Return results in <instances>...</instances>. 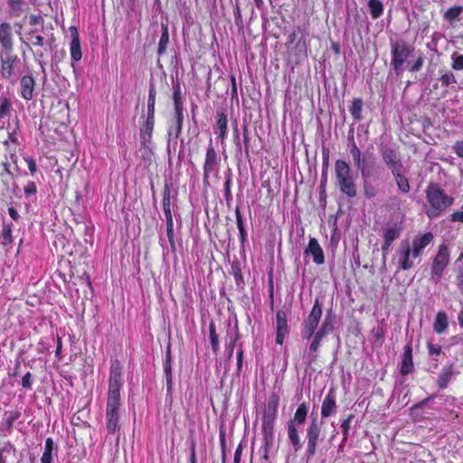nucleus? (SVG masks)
Here are the masks:
<instances>
[{
	"label": "nucleus",
	"mask_w": 463,
	"mask_h": 463,
	"mask_svg": "<svg viewBox=\"0 0 463 463\" xmlns=\"http://www.w3.org/2000/svg\"><path fill=\"white\" fill-rule=\"evenodd\" d=\"M336 394L334 388H330L321 405V419L334 416L336 413Z\"/></svg>",
	"instance_id": "13"
},
{
	"label": "nucleus",
	"mask_w": 463,
	"mask_h": 463,
	"mask_svg": "<svg viewBox=\"0 0 463 463\" xmlns=\"http://www.w3.org/2000/svg\"><path fill=\"white\" fill-rule=\"evenodd\" d=\"M413 361H412V344L410 341L404 346V352L402 357L401 373L407 375L413 371Z\"/></svg>",
	"instance_id": "20"
},
{
	"label": "nucleus",
	"mask_w": 463,
	"mask_h": 463,
	"mask_svg": "<svg viewBox=\"0 0 463 463\" xmlns=\"http://www.w3.org/2000/svg\"><path fill=\"white\" fill-rule=\"evenodd\" d=\"M322 424L323 422L319 421L317 415L312 413L306 430L307 449L305 455L307 459L316 455L318 442L322 440Z\"/></svg>",
	"instance_id": "6"
},
{
	"label": "nucleus",
	"mask_w": 463,
	"mask_h": 463,
	"mask_svg": "<svg viewBox=\"0 0 463 463\" xmlns=\"http://www.w3.org/2000/svg\"><path fill=\"white\" fill-rule=\"evenodd\" d=\"M322 316V306L318 298L315 299L314 306L302 324L301 336L303 339L310 340L317 333V328Z\"/></svg>",
	"instance_id": "10"
},
{
	"label": "nucleus",
	"mask_w": 463,
	"mask_h": 463,
	"mask_svg": "<svg viewBox=\"0 0 463 463\" xmlns=\"http://www.w3.org/2000/svg\"><path fill=\"white\" fill-rule=\"evenodd\" d=\"M368 7L373 18H379L383 13V5L380 0H369Z\"/></svg>",
	"instance_id": "37"
},
{
	"label": "nucleus",
	"mask_w": 463,
	"mask_h": 463,
	"mask_svg": "<svg viewBox=\"0 0 463 463\" xmlns=\"http://www.w3.org/2000/svg\"><path fill=\"white\" fill-rule=\"evenodd\" d=\"M379 152L384 165L392 174H395V172L404 167L401 156L396 149L382 144L379 147Z\"/></svg>",
	"instance_id": "11"
},
{
	"label": "nucleus",
	"mask_w": 463,
	"mask_h": 463,
	"mask_svg": "<svg viewBox=\"0 0 463 463\" xmlns=\"http://www.w3.org/2000/svg\"><path fill=\"white\" fill-rule=\"evenodd\" d=\"M29 24L31 26L43 25V18L41 14H31L29 17Z\"/></svg>",
	"instance_id": "58"
},
{
	"label": "nucleus",
	"mask_w": 463,
	"mask_h": 463,
	"mask_svg": "<svg viewBox=\"0 0 463 463\" xmlns=\"http://www.w3.org/2000/svg\"><path fill=\"white\" fill-rule=\"evenodd\" d=\"M219 171V157L217 152L212 145V142L207 147L205 160L203 165V184H209V177L212 173H218Z\"/></svg>",
	"instance_id": "12"
},
{
	"label": "nucleus",
	"mask_w": 463,
	"mask_h": 463,
	"mask_svg": "<svg viewBox=\"0 0 463 463\" xmlns=\"http://www.w3.org/2000/svg\"><path fill=\"white\" fill-rule=\"evenodd\" d=\"M155 118L146 117V119L140 127V139L143 146L150 143L154 129Z\"/></svg>",
	"instance_id": "25"
},
{
	"label": "nucleus",
	"mask_w": 463,
	"mask_h": 463,
	"mask_svg": "<svg viewBox=\"0 0 463 463\" xmlns=\"http://www.w3.org/2000/svg\"><path fill=\"white\" fill-rule=\"evenodd\" d=\"M24 63L13 52H0V75L5 80L15 83L21 78Z\"/></svg>",
	"instance_id": "5"
},
{
	"label": "nucleus",
	"mask_w": 463,
	"mask_h": 463,
	"mask_svg": "<svg viewBox=\"0 0 463 463\" xmlns=\"http://www.w3.org/2000/svg\"><path fill=\"white\" fill-rule=\"evenodd\" d=\"M353 164L355 169L360 172L363 180H369L377 174V159L372 152H364Z\"/></svg>",
	"instance_id": "9"
},
{
	"label": "nucleus",
	"mask_w": 463,
	"mask_h": 463,
	"mask_svg": "<svg viewBox=\"0 0 463 463\" xmlns=\"http://www.w3.org/2000/svg\"><path fill=\"white\" fill-rule=\"evenodd\" d=\"M450 222H459L463 223V211L462 212H460V211L454 212L450 215Z\"/></svg>",
	"instance_id": "64"
},
{
	"label": "nucleus",
	"mask_w": 463,
	"mask_h": 463,
	"mask_svg": "<svg viewBox=\"0 0 463 463\" xmlns=\"http://www.w3.org/2000/svg\"><path fill=\"white\" fill-rule=\"evenodd\" d=\"M11 17H19L24 12V0H6Z\"/></svg>",
	"instance_id": "32"
},
{
	"label": "nucleus",
	"mask_w": 463,
	"mask_h": 463,
	"mask_svg": "<svg viewBox=\"0 0 463 463\" xmlns=\"http://www.w3.org/2000/svg\"><path fill=\"white\" fill-rule=\"evenodd\" d=\"M156 94L155 86L150 84L147 99V117L155 118Z\"/></svg>",
	"instance_id": "38"
},
{
	"label": "nucleus",
	"mask_w": 463,
	"mask_h": 463,
	"mask_svg": "<svg viewBox=\"0 0 463 463\" xmlns=\"http://www.w3.org/2000/svg\"><path fill=\"white\" fill-rule=\"evenodd\" d=\"M434 331L442 334L448 328V317L444 312H439L434 322Z\"/></svg>",
	"instance_id": "36"
},
{
	"label": "nucleus",
	"mask_w": 463,
	"mask_h": 463,
	"mask_svg": "<svg viewBox=\"0 0 463 463\" xmlns=\"http://www.w3.org/2000/svg\"><path fill=\"white\" fill-rule=\"evenodd\" d=\"M38 29H31L26 33L27 47L33 52L34 60L39 63L43 71H44L45 62L43 61L44 58V52L52 51L55 38L53 34L45 39L43 35L38 33Z\"/></svg>",
	"instance_id": "4"
},
{
	"label": "nucleus",
	"mask_w": 463,
	"mask_h": 463,
	"mask_svg": "<svg viewBox=\"0 0 463 463\" xmlns=\"http://www.w3.org/2000/svg\"><path fill=\"white\" fill-rule=\"evenodd\" d=\"M235 217H236V224H237V227H238V230H239V234H240V241H241V247L243 248L244 244H245V241L247 240V232H246L245 227H244L242 216L241 214V211H240L239 206H237L235 208Z\"/></svg>",
	"instance_id": "35"
},
{
	"label": "nucleus",
	"mask_w": 463,
	"mask_h": 463,
	"mask_svg": "<svg viewBox=\"0 0 463 463\" xmlns=\"http://www.w3.org/2000/svg\"><path fill=\"white\" fill-rule=\"evenodd\" d=\"M364 102L362 99H354L352 106L350 108V113L355 120L362 119V109H363Z\"/></svg>",
	"instance_id": "42"
},
{
	"label": "nucleus",
	"mask_w": 463,
	"mask_h": 463,
	"mask_svg": "<svg viewBox=\"0 0 463 463\" xmlns=\"http://www.w3.org/2000/svg\"><path fill=\"white\" fill-rule=\"evenodd\" d=\"M440 80L443 86H449L451 83L456 82L455 76L452 72H447L440 77Z\"/></svg>",
	"instance_id": "56"
},
{
	"label": "nucleus",
	"mask_w": 463,
	"mask_h": 463,
	"mask_svg": "<svg viewBox=\"0 0 463 463\" xmlns=\"http://www.w3.org/2000/svg\"><path fill=\"white\" fill-rule=\"evenodd\" d=\"M305 254H310L313 258V261L316 264H323L325 261L324 252L320 247L318 241L315 238H311L308 242V246L305 250Z\"/></svg>",
	"instance_id": "19"
},
{
	"label": "nucleus",
	"mask_w": 463,
	"mask_h": 463,
	"mask_svg": "<svg viewBox=\"0 0 463 463\" xmlns=\"http://www.w3.org/2000/svg\"><path fill=\"white\" fill-rule=\"evenodd\" d=\"M54 449L53 440L47 438L45 440L44 451L41 458V463H52V453Z\"/></svg>",
	"instance_id": "41"
},
{
	"label": "nucleus",
	"mask_w": 463,
	"mask_h": 463,
	"mask_svg": "<svg viewBox=\"0 0 463 463\" xmlns=\"http://www.w3.org/2000/svg\"><path fill=\"white\" fill-rule=\"evenodd\" d=\"M401 231V226L398 223H387V225L383 229V240L392 243L393 241L400 237Z\"/></svg>",
	"instance_id": "27"
},
{
	"label": "nucleus",
	"mask_w": 463,
	"mask_h": 463,
	"mask_svg": "<svg viewBox=\"0 0 463 463\" xmlns=\"http://www.w3.org/2000/svg\"><path fill=\"white\" fill-rule=\"evenodd\" d=\"M335 184L340 193L349 199L357 195V185L352 175L350 165L345 160L337 159L335 163Z\"/></svg>",
	"instance_id": "3"
},
{
	"label": "nucleus",
	"mask_w": 463,
	"mask_h": 463,
	"mask_svg": "<svg viewBox=\"0 0 463 463\" xmlns=\"http://www.w3.org/2000/svg\"><path fill=\"white\" fill-rule=\"evenodd\" d=\"M333 329V319L331 317L330 312H328L322 323L321 327L317 332L326 336L329 332H332Z\"/></svg>",
	"instance_id": "44"
},
{
	"label": "nucleus",
	"mask_w": 463,
	"mask_h": 463,
	"mask_svg": "<svg viewBox=\"0 0 463 463\" xmlns=\"http://www.w3.org/2000/svg\"><path fill=\"white\" fill-rule=\"evenodd\" d=\"M449 262V251L446 244L439 246L438 252L434 257L433 262L430 268V280L434 284H438L442 277L443 271L447 268Z\"/></svg>",
	"instance_id": "8"
},
{
	"label": "nucleus",
	"mask_w": 463,
	"mask_h": 463,
	"mask_svg": "<svg viewBox=\"0 0 463 463\" xmlns=\"http://www.w3.org/2000/svg\"><path fill=\"white\" fill-rule=\"evenodd\" d=\"M329 149L326 147H323L322 149V158H323V168L325 171H327L329 165Z\"/></svg>",
	"instance_id": "61"
},
{
	"label": "nucleus",
	"mask_w": 463,
	"mask_h": 463,
	"mask_svg": "<svg viewBox=\"0 0 463 463\" xmlns=\"http://www.w3.org/2000/svg\"><path fill=\"white\" fill-rule=\"evenodd\" d=\"M13 223H4L2 228V244L7 246L14 241L12 235Z\"/></svg>",
	"instance_id": "39"
},
{
	"label": "nucleus",
	"mask_w": 463,
	"mask_h": 463,
	"mask_svg": "<svg viewBox=\"0 0 463 463\" xmlns=\"http://www.w3.org/2000/svg\"><path fill=\"white\" fill-rule=\"evenodd\" d=\"M453 150L458 156L463 158V140L457 141L453 146Z\"/></svg>",
	"instance_id": "63"
},
{
	"label": "nucleus",
	"mask_w": 463,
	"mask_h": 463,
	"mask_svg": "<svg viewBox=\"0 0 463 463\" xmlns=\"http://www.w3.org/2000/svg\"><path fill=\"white\" fill-rule=\"evenodd\" d=\"M70 32L71 34V59L75 61H79L82 57L79 33H78L77 29L73 26L70 28Z\"/></svg>",
	"instance_id": "24"
},
{
	"label": "nucleus",
	"mask_w": 463,
	"mask_h": 463,
	"mask_svg": "<svg viewBox=\"0 0 463 463\" xmlns=\"http://www.w3.org/2000/svg\"><path fill=\"white\" fill-rule=\"evenodd\" d=\"M217 122L216 128L220 131L219 137L223 140L227 133V116L222 110H217Z\"/></svg>",
	"instance_id": "33"
},
{
	"label": "nucleus",
	"mask_w": 463,
	"mask_h": 463,
	"mask_svg": "<svg viewBox=\"0 0 463 463\" xmlns=\"http://www.w3.org/2000/svg\"><path fill=\"white\" fill-rule=\"evenodd\" d=\"M298 427V426H295L293 423H288V440L295 452H298L302 448V443Z\"/></svg>",
	"instance_id": "26"
},
{
	"label": "nucleus",
	"mask_w": 463,
	"mask_h": 463,
	"mask_svg": "<svg viewBox=\"0 0 463 463\" xmlns=\"http://www.w3.org/2000/svg\"><path fill=\"white\" fill-rule=\"evenodd\" d=\"M279 406V397L272 394L266 404L261 421L274 422Z\"/></svg>",
	"instance_id": "21"
},
{
	"label": "nucleus",
	"mask_w": 463,
	"mask_h": 463,
	"mask_svg": "<svg viewBox=\"0 0 463 463\" xmlns=\"http://www.w3.org/2000/svg\"><path fill=\"white\" fill-rule=\"evenodd\" d=\"M392 175L397 184L398 189L403 194L409 193L411 186L407 177L405 176V168L403 167Z\"/></svg>",
	"instance_id": "30"
},
{
	"label": "nucleus",
	"mask_w": 463,
	"mask_h": 463,
	"mask_svg": "<svg viewBox=\"0 0 463 463\" xmlns=\"http://www.w3.org/2000/svg\"><path fill=\"white\" fill-rule=\"evenodd\" d=\"M397 254L398 267L400 269L407 270L412 268L413 262L410 260V255L411 254V252L409 241H403L401 242V247Z\"/></svg>",
	"instance_id": "16"
},
{
	"label": "nucleus",
	"mask_w": 463,
	"mask_h": 463,
	"mask_svg": "<svg viewBox=\"0 0 463 463\" xmlns=\"http://www.w3.org/2000/svg\"><path fill=\"white\" fill-rule=\"evenodd\" d=\"M166 234L172 248H175L173 219L166 220Z\"/></svg>",
	"instance_id": "53"
},
{
	"label": "nucleus",
	"mask_w": 463,
	"mask_h": 463,
	"mask_svg": "<svg viewBox=\"0 0 463 463\" xmlns=\"http://www.w3.org/2000/svg\"><path fill=\"white\" fill-rule=\"evenodd\" d=\"M162 34L159 40L158 48H157V53L158 55H162L165 52L167 44L169 43V34L166 25H162Z\"/></svg>",
	"instance_id": "40"
},
{
	"label": "nucleus",
	"mask_w": 463,
	"mask_h": 463,
	"mask_svg": "<svg viewBox=\"0 0 463 463\" xmlns=\"http://www.w3.org/2000/svg\"><path fill=\"white\" fill-rule=\"evenodd\" d=\"M21 95L26 99L30 100L33 97V90L35 86V80L31 74L21 77Z\"/></svg>",
	"instance_id": "22"
},
{
	"label": "nucleus",
	"mask_w": 463,
	"mask_h": 463,
	"mask_svg": "<svg viewBox=\"0 0 463 463\" xmlns=\"http://www.w3.org/2000/svg\"><path fill=\"white\" fill-rule=\"evenodd\" d=\"M234 17H235V24L239 27L243 26V20L241 13V9L238 4L235 5L234 7Z\"/></svg>",
	"instance_id": "59"
},
{
	"label": "nucleus",
	"mask_w": 463,
	"mask_h": 463,
	"mask_svg": "<svg viewBox=\"0 0 463 463\" xmlns=\"http://www.w3.org/2000/svg\"><path fill=\"white\" fill-rule=\"evenodd\" d=\"M11 109V103L6 97H2L0 99V118H5Z\"/></svg>",
	"instance_id": "48"
},
{
	"label": "nucleus",
	"mask_w": 463,
	"mask_h": 463,
	"mask_svg": "<svg viewBox=\"0 0 463 463\" xmlns=\"http://www.w3.org/2000/svg\"><path fill=\"white\" fill-rule=\"evenodd\" d=\"M175 118H176V124H177V131L182 130L183 120H184L183 107L175 108Z\"/></svg>",
	"instance_id": "57"
},
{
	"label": "nucleus",
	"mask_w": 463,
	"mask_h": 463,
	"mask_svg": "<svg viewBox=\"0 0 463 463\" xmlns=\"http://www.w3.org/2000/svg\"><path fill=\"white\" fill-rule=\"evenodd\" d=\"M364 194L366 198L371 199L375 196V189L369 183V180H363Z\"/></svg>",
	"instance_id": "51"
},
{
	"label": "nucleus",
	"mask_w": 463,
	"mask_h": 463,
	"mask_svg": "<svg viewBox=\"0 0 463 463\" xmlns=\"http://www.w3.org/2000/svg\"><path fill=\"white\" fill-rule=\"evenodd\" d=\"M122 385V366L120 363L116 360L110 366L106 407L107 430L109 433H115L119 429L118 410L120 407V389Z\"/></svg>",
	"instance_id": "1"
},
{
	"label": "nucleus",
	"mask_w": 463,
	"mask_h": 463,
	"mask_svg": "<svg viewBox=\"0 0 463 463\" xmlns=\"http://www.w3.org/2000/svg\"><path fill=\"white\" fill-rule=\"evenodd\" d=\"M24 191L27 196H30L36 194L37 188L33 182H28L24 186Z\"/></svg>",
	"instance_id": "60"
},
{
	"label": "nucleus",
	"mask_w": 463,
	"mask_h": 463,
	"mask_svg": "<svg viewBox=\"0 0 463 463\" xmlns=\"http://www.w3.org/2000/svg\"><path fill=\"white\" fill-rule=\"evenodd\" d=\"M452 64L451 67L456 71L463 70V55L454 52L451 55Z\"/></svg>",
	"instance_id": "50"
},
{
	"label": "nucleus",
	"mask_w": 463,
	"mask_h": 463,
	"mask_svg": "<svg viewBox=\"0 0 463 463\" xmlns=\"http://www.w3.org/2000/svg\"><path fill=\"white\" fill-rule=\"evenodd\" d=\"M354 414H349L348 417L345 420H344L341 424V429L343 431L345 440L347 439L350 424H351V421L354 419Z\"/></svg>",
	"instance_id": "52"
},
{
	"label": "nucleus",
	"mask_w": 463,
	"mask_h": 463,
	"mask_svg": "<svg viewBox=\"0 0 463 463\" xmlns=\"http://www.w3.org/2000/svg\"><path fill=\"white\" fill-rule=\"evenodd\" d=\"M307 413L308 406L307 403L303 402L298 405L293 419H291L288 423H293L295 426H301L305 423Z\"/></svg>",
	"instance_id": "29"
},
{
	"label": "nucleus",
	"mask_w": 463,
	"mask_h": 463,
	"mask_svg": "<svg viewBox=\"0 0 463 463\" xmlns=\"http://www.w3.org/2000/svg\"><path fill=\"white\" fill-rule=\"evenodd\" d=\"M350 133H351V131L349 132V136H348V147H349V152H350V155H351L353 162H354V160L359 158L364 153H362V151L357 146V145L354 141V135L353 134L350 135Z\"/></svg>",
	"instance_id": "43"
},
{
	"label": "nucleus",
	"mask_w": 463,
	"mask_h": 463,
	"mask_svg": "<svg viewBox=\"0 0 463 463\" xmlns=\"http://www.w3.org/2000/svg\"><path fill=\"white\" fill-rule=\"evenodd\" d=\"M425 192L427 201L430 205V208L426 211V214L430 219L440 216L454 203V198L446 194L438 184L430 183Z\"/></svg>",
	"instance_id": "2"
},
{
	"label": "nucleus",
	"mask_w": 463,
	"mask_h": 463,
	"mask_svg": "<svg viewBox=\"0 0 463 463\" xmlns=\"http://www.w3.org/2000/svg\"><path fill=\"white\" fill-rule=\"evenodd\" d=\"M433 240V234L431 232H426L421 236H417L412 241V249H411V252L413 258H418L421 250L429 245Z\"/></svg>",
	"instance_id": "18"
},
{
	"label": "nucleus",
	"mask_w": 463,
	"mask_h": 463,
	"mask_svg": "<svg viewBox=\"0 0 463 463\" xmlns=\"http://www.w3.org/2000/svg\"><path fill=\"white\" fill-rule=\"evenodd\" d=\"M209 333H210V342L213 348V353H217L219 349V340L218 335L215 332V326L213 322H211L209 325Z\"/></svg>",
	"instance_id": "47"
},
{
	"label": "nucleus",
	"mask_w": 463,
	"mask_h": 463,
	"mask_svg": "<svg viewBox=\"0 0 463 463\" xmlns=\"http://www.w3.org/2000/svg\"><path fill=\"white\" fill-rule=\"evenodd\" d=\"M454 373V364H449L444 366L438 377L437 384L440 389H445L448 387L449 383L450 382L452 375Z\"/></svg>",
	"instance_id": "28"
},
{
	"label": "nucleus",
	"mask_w": 463,
	"mask_h": 463,
	"mask_svg": "<svg viewBox=\"0 0 463 463\" xmlns=\"http://www.w3.org/2000/svg\"><path fill=\"white\" fill-rule=\"evenodd\" d=\"M0 52H13V32L10 24L2 23L0 24Z\"/></svg>",
	"instance_id": "14"
},
{
	"label": "nucleus",
	"mask_w": 463,
	"mask_h": 463,
	"mask_svg": "<svg viewBox=\"0 0 463 463\" xmlns=\"http://www.w3.org/2000/svg\"><path fill=\"white\" fill-rule=\"evenodd\" d=\"M295 54L299 58L307 57V45L305 37H301L296 43L295 46Z\"/></svg>",
	"instance_id": "45"
},
{
	"label": "nucleus",
	"mask_w": 463,
	"mask_h": 463,
	"mask_svg": "<svg viewBox=\"0 0 463 463\" xmlns=\"http://www.w3.org/2000/svg\"><path fill=\"white\" fill-rule=\"evenodd\" d=\"M20 417L18 411H8L5 414V422L8 429H12L14 421Z\"/></svg>",
	"instance_id": "49"
},
{
	"label": "nucleus",
	"mask_w": 463,
	"mask_h": 463,
	"mask_svg": "<svg viewBox=\"0 0 463 463\" xmlns=\"http://www.w3.org/2000/svg\"><path fill=\"white\" fill-rule=\"evenodd\" d=\"M457 285L460 292L463 293V265L458 268L457 274Z\"/></svg>",
	"instance_id": "62"
},
{
	"label": "nucleus",
	"mask_w": 463,
	"mask_h": 463,
	"mask_svg": "<svg viewBox=\"0 0 463 463\" xmlns=\"http://www.w3.org/2000/svg\"><path fill=\"white\" fill-rule=\"evenodd\" d=\"M164 371L165 374L166 381V390L167 392L170 393L172 391V367H171V353L169 348L166 351L165 360L164 363Z\"/></svg>",
	"instance_id": "31"
},
{
	"label": "nucleus",
	"mask_w": 463,
	"mask_h": 463,
	"mask_svg": "<svg viewBox=\"0 0 463 463\" xmlns=\"http://www.w3.org/2000/svg\"><path fill=\"white\" fill-rule=\"evenodd\" d=\"M261 429H262L263 441H264L263 458L268 459L269 449L274 443V422L262 421Z\"/></svg>",
	"instance_id": "17"
},
{
	"label": "nucleus",
	"mask_w": 463,
	"mask_h": 463,
	"mask_svg": "<svg viewBox=\"0 0 463 463\" xmlns=\"http://www.w3.org/2000/svg\"><path fill=\"white\" fill-rule=\"evenodd\" d=\"M325 337L322 334L317 332L315 335H313L312 341L308 347V354L306 356L307 364H311L314 362L317 361V352L320 346L322 339Z\"/></svg>",
	"instance_id": "23"
},
{
	"label": "nucleus",
	"mask_w": 463,
	"mask_h": 463,
	"mask_svg": "<svg viewBox=\"0 0 463 463\" xmlns=\"http://www.w3.org/2000/svg\"><path fill=\"white\" fill-rule=\"evenodd\" d=\"M163 211L166 220H171V191L167 184L165 185L163 194Z\"/></svg>",
	"instance_id": "34"
},
{
	"label": "nucleus",
	"mask_w": 463,
	"mask_h": 463,
	"mask_svg": "<svg viewBox=\"0 0 463 463\" xmlns=\"http://www.w3.org/2000/svg\"><path fill=\"white\" fill-rule=\"evenodd\" d=\"M392 61L391 65L397 75L403 71L404 63L413 52V48L405 41L398 40L391 43Z\"/></svg>",
	"instance_id": "7"
},
{
	"label": "nucleus",
	"mask_w": 463,
	"mask_h": 463,
	"mask_svg": "<svg viewBox=\"0 0 463 463\" xmlns=\"http://www.w3.org/2000/svg\"><path fill=\"white\" fill-rule=\"evenodd\" d=\"M276 343L282 345L285 337L288 334V326L287 321V313L284 310H279L276 314Z\"/></svg>",
	"instance_id": "15"
},
{
	"label": "nucleus",
	"mask_w": 463,
	"mask_h": 463,
	"mask_svg": "<svg viewBox=\"0 0 463 463\" xmlns=\"http://www.w3.org/2000/svg\"><path fill=\"white\" fill-rule=\"evenodd\" d=\"M173 99H174L175 108L183 107L182 100H181L182 99L181 90H180L179 84H176V86L175 88Z\"/></svg>",
	"instance_id": "55"
},
{
	"label": "nucleus",
	"mask_w": 463,
	"mask_h": 463,
	"mask_svg": "<svg viewBox=\"0 0 463 463\" xmlns=\"http://www.w3.org/2000/svg\"><path fill=\"white\" fill-rule=\"evenodd\" d=\"M462 12L461 6H453L446 11L444 14V18L449 23H452L454 20L458 19Z\"/></svg>",
	"instance_id": "46"
},
{
	"label": "nucleus",
	"mask_w": 463,
	"mask_h": 463,
	"mask_svg": "<svg viewBox=\"0 0 463 463\" xmlns=\"http://www.w3.org/2000/svg\"><path fill=\"white\" fill-rule=\"evenodd\" d=\"M429 354L430 356H438L441 353V346L439 345L432 344L429 342L427 344Z\"/></svg>",
	"instance_id": "54"
}]
</instances>
